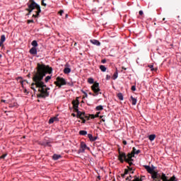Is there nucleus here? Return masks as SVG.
<instances>
[{
	"label": "nucleus",
	"mask_w": 181,
	"mask_h": 181,
	"mask_svg": "<svg viewBox=\"0 0 181 181\" xmlns=\"http://www.w3.org/2000/svg\"><path fill=\"white\" fill-rule=\"evenodd\" d=\"M36 69L37 71L33 75V81L34 83H32V86H36V88H39L40 94L37 95V98H46L49 95V90L50 88H46L47 86L43 82V78L46 77V74H52L53 68L43 63H37Z\"/></svg>",
	"instance_id": "nucleus-1"
},
{
	"label": "nucleus",
	"mask_w": 181,
	"mask_h": 181,
	"mask_svg": "<svg viewBox=\"0 0 181 181\" xmlns=\"http://www.w3.org/2000/svg\"><path fill=\"white\" fill-rule=\"evenodd\" d=\"M79 104H80V102L77 99L76 100L72 101L73 108L74 111L77 112V118H80V119H81L83 121L82 122L84 124L86 122V119H84V117H86V112H80L78 110Z\"/></svg>",
	"instance_id": "nucleus-2"
},
{
	"label": "nucleus",
	"mask_w": 181,
	"mask_h": 181,
	"mask_svg": "<svg viewBox=\"0 0 181 181\" xmlns=\"http://www.w3.org/2000/svg\"><path fill=\"white\" fill-rule=\"evenodd\" d=\"M144 169L148 172V173H150L151 175V179H156L159 176V171H158L156 169V167L152 165V167L149 165H144Z\"/></svg>",
	"instance_id": "nucleus-3"
},
{
	"label": "nucleus",
	"mask_w": 181,
	"mask_h": 181,
	"mask_svg": "<svg viewBox=\"0 0 181 181\" xmlns=\"http://www.w3.org/2000/svg\"><path fill=\"white\" fill-rule=\"evenodd\" d=\"M177 181V180H176V177L175 175H173V177H171L169 179V177L166 176V175L165 173H160L158 174V176L157 177V178L153 179V180L154 181Z\"/></svg>",
	"instance_id": "nucleus-4"
},
{
	"label": "nucleus",
	"mask_w": 181,
	"mask_h": 181,
	"mask_svg": "<svg viewBox=\"0 0 181 181\" xmlns=\"http://www.w3.org/2000/svg\"><path fill=\"white\" fill-rule=\"evenodd\" d=\"M28 8H25V11L28 12L25 14V16H29L33 12L34 9H36L37 3L35 2V0H29L28 3L27 4Z\"/></svg>",
	"instance_id": "nucleus-5"
},
{
	"label": "nucleus",
	"mask_w": 181,
	"mask_h": 181,
	"mask_svg": "<svg viewBox=\"0 0 181 181\" xmlns=\"http://www.w3.org/2000/svg\"><path fill=\"white\" fill-rule=\"evenodd\" d=\"M91 90L93 91L94 93H89L90 95H93V97H95V95H98L100 94V91H101V89H100V83L95 82L93 83V85L91 86Z\"/></svg>",
	"instance_id": "nucleus-6"
},
{
	"label": "nucleus",
	"mask_w": 181,
	"mask_h": 181,
	"mask_svg": "<svg viewBox=\"0 0 181 181\" xmlns=\"http://www.w3.org/2000/svg\"><path fill=\"white\" fill-rule=\"evenodd\" d=\"M55 86L59 88H62V86H67V81L64 79V78L58 76L57 77V81L54 82Z\"/></svg>",
	"instance_id": "nucleus-7"
},
{
	"label": "nucleus",
	"mask_w": 181,
	"mask_h": 181,
	"mask_svg": "<svg viewBox=\"0 0 181 181\" xmlns=\"http://www.w3.org/2000/svg\"><path fill=\"white\" fill-rule=\"evenodd\" d=\"M118 160L121 163H124V162H129V159H128V156L124 152H121L119 151Z\"/></svg>",
	"instance_id": "nucleus-8"
},
{
	"label": "nucleus",
	"mask_w": 181,
	"mask_h": 181,
	"mask_svg": "<svg viewBox=\"0 0 181 181\" xmlns=\"http://www.w3.org/2000/svg\"><path fill=\"white\" fill-rule=\"evenodd\" d=\"M139 153H141V150H136L135 147H133L132 152L129 153L127 156L131 159V158H134L135 155H139Z\"/></svg>",
	"instance_id": "nucleus-9"
},
{
	"label": "nucleus",
	"mask_w": 181,
	"mask_h": 181,
	"mask_svg": "<svg viewBox=\"0 0 181 181\" xmlns=\"http://www.w3.org/2000/svg\"><path fill=\"white\" fill-rule=\"evenodd\" d=\"M86 149H90V148L87 147L86 143L81 142V148L78 150V153H84Z\"/></svg>",
	"instance_id": "nucleus-10"
},
{
	"label": "nucleus",
	"mask_w": 181,
	"mask_h": 181,
	"mask_svg": "<svg viewBox=\"0 0 181 181\" xmlns=\"http://www.w3.org/2000/svg\"><path fill=\"white\" fill-rule=\"evenodd\" d=\"M35 9L37 10L35 11L36 14H33V18H39V15H40V12H42V9H40V6L37 4V6H35Z\"/></svg>",
	"instance_id": "nucleus-11"
},
{
	"label": "nucleus",
	"mask_w": 181,
	"mask_h": 181,
	"mask_svg": "<svg viewBox=\"0 0 181 181\" xmlns=\"http://www.w3.org/2000/svg\"><path fill=\"white\" fill-rule=\"evenodd\" d=\"M88 138L90 139V142H94L97 141V136H93V134H88Z\"/></svg>",
	"instance_id": "nucleus-12"
},
{
	"label": "nucleus",
	"mask_w": 181,
	"mask_h": 181,
	"mask_svg": "<svg viewBox=\"0 0 181 181\" xmlns=\"http://www.w3.org/2000/svg\"><path fill=\"white\" fill-rule=\"evenodd\" d=\"M30 54H37V49H36V47H33L30 49Z\"/></svg>",
	"instance_id": "nucleus-13"
},
{
	"label": "nucleus",
	"mask_w": 181,
	"mask_h": 181,
	"mask_svg": "<svg viewBox=\"0 0 181 181\" xmlns=\"http://www.w3.org/2000/svg\"><path fill=\"white\" fill-rule=\"evenodd\" d=\"M90 43H92L93 45H95V46H100L101 45L100 41L97 40H90Z\"/></svg>",
	"instance_id": "nucleus-14"
},
{
	"label": "nucleus",
	"mask_w": 181,
	"mask_h": 181,
	"mask_svg": "<svg viewBox=\"0 0 181 181\" xmlns=\"http://www.w3.org/2000/svg\"><path fill=\"white\" fill-rule=\"evenodd\" d=\"M62 158V155L59 154H54L52 156V159L53 160H58V159H60Z\"/></svg>",
	"instance_id": "nucleus-15"
},
{
	"label": "nucleus",
	"mask_w": 181,
	"mask_h": 181,
	"mask_svg": "<svg viewBox=\"0 0 181 181\" xmlns=\"http://www.w3.org/2000/svg\"><path fill=\"white\" fill-rule=\"evenodd\" d=\"M64 74H69L71 73V69H70L69 67H65L64 69Z\"/></svg>",
	"instance_id": "nucleus-16"
},
{
	"label": "nucleus",
	"mask_w": 181,
	"mask_h": 181,
	"mask_svg": "<svg viewBox=\"0 0 181 181\" xmlns=\"http://www.w3.org/2000/svg\"><path fill=\"white\" fill-rule=\"evenodd\" d=\"M54 121H59V119L57 117H52L49 120V124H53V122H54Z\"/></svg>",
	"instance_id": "nucleus-17"
},
{
	"label": "nucleus",
	"mask_w": 181,
	"mask_h": 181,
	"mask_svg": "<svg viewBox=\"0 0 181 181\" xmlns=\"http://www.w3.org/2000/svg\"><path fill=\"white\" fill-rule=\"evenodd\" d=\"M130 100L132 101V105H136V98H134L133 96H131Z\"/></svg>",
	"instance_id": "nucleus-18"
},
{
	"label": "nucleus",
	"mask_w": 181,
	"mask_h": 181,
	"mask_svg": "<svg viewBox=\"0 0 181 181\" xmlns=\"http://www.w3.org/2000/svg\"><path fill=\"white\" fill-rule=\"evenodd\" d=\"M99 69H100V70H101V71H103V73L105 72V71H107V67H105V66H104V65H100V66H99Z\"/></svg>",
	"instance_id": "nucleus-19"
},
{
	"label": "nucleus",
	"mask_w": 181,
	"mask_h": 181,
	"mask_svg": "<svg viewBox=\"0 0 181 181\" xmlns=\"http://www.w3.org/2000/svg\"><path fill=\"white\" fill-rule=\"evenodd\" d=\"M127 159H129V162H126L127 163H129V166H132V165H134V163H132L134 159H132V157H131V158H129V156H127Z\"/></svg>",
	"instance_id": "nucleus-20"
},
{
	"label": "nucleus",
	"mask_w": 181,
	"mask_h": 181,
	"mask_svg": "<svg viewBox=\"0 0 181 181\" xmlns=\"http://www.w3.org/2000/svg\"><path fill=\"white\" fill-rule=\"evenodd\" d=\"M155 138H156V135L151 134L148 136L149 141H155Z\"/></svg>",
	"instance_id": "nucleus-21"
},
{
	"label": "nucleus",
	"mask_w": 181,
	"mask_h": 181,
	"mask_svg": "<svg viewBox=\"0 0 181 181\" xmlns=\"http://www.w3.org/2000/svg\"><path fill=\"white\" fill-rule=\"evenodd\" d=\"M79 135H82L83 136H85V135H87V131L86 130L79 131Z\"/></svg>",
	"instance_id": "nucleus-22"
},
{
	"label": "nucleus",
	"mask_w": 181,
	"mask_h": 181,
	"mask_svg": "<svg viewBox=\"0 0 181 181\" xmlns=\"http://www.w3.org/2000/svg\"><path fill=\"white\" fill-rule=\"evenodd\" d=\"M148 67L151 69V71H156V70H158V68H153V65L152 64L148 65Z\"/></svg>",
	"instance_id": "nucleus-23"
},
{
	"label": "nucleus",
	"mask_w": 181,
	"mask_h": 181,
	"mask_svg": "<svg viewBox=\"0 0 181 181\" xmlns=\"http://www.w3.org/2000/svg\"><path fill=\"white\" fill-rule=\"evenodd\" d=\"M31 45H32V46H33V47H37V46H38L37 41L33 40L31 42Z\"/></svg>",
	"instance_id": "nucleus-24"
},
{
	"label": "nucleus",
	"mask_w": 181,
	"mask_h": 181,
	"mask_svg": "<svg viewBox=\"0 0 181 181\" xmlns=\"http://www.w3.org/2000/svg\"><path fill=\"white\" fill-rule=\"evenodd\" d=\"M6 40V37H5V35H1L0 42L4 43Z\"/></svg>",
	"instance_id": "nucleus-25"
},
{
	"label": "nucleus",
	"mask_w": 181,
	"mask_h": 181,
	"mask_svg": "<svg viewBox=\"0 0 181 181\" xmlns=\"http://www.w3.org/2000/svg\"><path fill=\"white\" fill-rule=\"evenodd\" d=\"M117 97L119 100H120V101H122L124 100V95L121 93L117 94Z\"/></svg>",
	"instance_id": "nucleus-26"
},
{
	"label": "nucleus",
	"mask_w": 181,
	"mask_h": 181,
	"mask_svg": "<svg viewBox=\"0 0 181 181\" xmlns=\"http://www.w3.org/2000/svg\"><path fill=\"white\" fill-rule=\"evenodd\" d=\"M96 111H103L104 110V107H103V105H98L95 108Z\"/></svg>",
	"instance_id": "nucleus-27"
},
{
	"label": "nucleus",
	"mask_w": 181,
	"mask_h": 181,
	"mask_svg": "<svg viewBox=\"0 0 181 181\" xmlns=\"http://www.w3.org/2000/svg\"><path fill=\"white\" fill-rule=\"evenodd\" d=\"M116 78H118V71H116L115 74H113V80H116Z\"/></svg>",
	"instance_id": "nucleus-28"
},
{
	"label": "nucleus",
	"mask_w": 181,
	"mask_h": 181,
	"mask_svg": "<svg viewBox=\"0 0 181 181\" xmlns=\"http://www.w3.org/2000/svg\"><path fill=\"white\" fill-rule=\"evenodd\" d=\"M52 79V76H47L45 78V83H49V80Z\"/></svg>",
	"instance_id": "nucleus-29"
},
{
	"label": "nucleus",
	"mask_w": 181,
	"mask_h": 181,
	"mask_svg": "<svg viewBox=\"0 0 181 181\" xmlns=\"http://www.w3.org/2000/svg\"><path fill=\"white\" fill-rule=\"evenodd\" d=\"M88 83H89V84H94V79L93 78H89L88 79Z\"/></svg>",
	"instance_id": "nucleus-30"
},
{
	"label": "nucleus",
	"mask_w": 181,
	"mask_h": 181,
	"mask_svg": "<svg viewBox=\"0 0 181 181\" xmlns=\"http://www.w3.org/2000/svg\"><path fill=\"white\" fill-rule=\"evenodd\" d=\"M45 2H46V0H42L41 1V5L42 6H47V4H46Z\"/></svg>",
	"instance_id": "nucleus-31"
},
{
	"label": "nucleus",
	"mask_w": 181,
	"mask_h": 181,
	"mask_svg": "<svg viewBox=\"0 0 181 181\" xmlns=\"http://www.w3.org/2000/svg\"><path fill=\"white\" fill-rule=\"evenodd\" d=\"M135 181H142V178L138 177L136 175L134 176Z\"/></svg>",
	"instance_id": "nucleus-32"
},
{
	"label": "nucleus",
	"mask_w": 181,
	"mask_h": 181,
	"mask_svg": "<svg viewBox=\"0 0 181 181\" xmlns=\"http://www.w3.org/2000/svg\"><path fill=\"white\" fill-rule=\"evenodd\" d=\"M8 156V153L3 154L1 156H0V159H5Z\"/></svg>",
	"instance_id": "nucleus-33"
},
{
	"label": "nucleus",
	"mask_w": 181,
	"mask_h": 181,
	"mask_svg": "<svg viewBox=\"0 0 181 181\" xmlns=\"http://www.w3.org/2000/svg\"><path fill=\"white\" fill-rule=\"evenodd\" d=\"M27 23L29 24V23H35V21L33 20H28L27 21Z\"/></svg>",
	"instance_id": "nucleus-34"
},
{
	"label": "nucleus",
	"mask_w": 181,
	"mask_h": 181,
	"mask_svg": "<svg viewBox=\"0 0 181 181\" xmlns=\"http://www.w3.org/2000/svg\"><path fill=\"white\" fill-rule=\"evenodd\" d=\"M89 118H91V119H94V118H95V115H89Z\"/></svg>",
	"instance_id": "nucleus-35"
},
{
	"label": "nucleus",
	"mask_w": 181,
	"mask_h": 181,
	"mask_svg": "<svg viewBox=\"0 0 181 181\" xmlns=\"http://www.w3.org/2000/svg\"><path fill=\"white\" fill-rule=\"evenodd\" d=\"M131 179H132V175H129V177H127L126 178V180L131 181Z\"/></svg>",
	"instance_id": "nucleus-36"
},
{
	"label": "nucleus",
	"mask_w": 181,
	"mask_h": 181,
	"mask_svg": "<svg viewBox=\"0 0 181 181\" xmlns=\"http://www.w3.org/2000/svg\"><path fill=\"white\" fill-rule=\"evenodd\" d=\"M136 87L135 86H132V91H136Z\"/></svg>",
	"instance_id": "nucleus-37"
},
{
	"label": "nucleus",
	"mask_w": 181,
	"mask_h": 181,
	"mask_svg": "<svg viewBox=\"0 0 181 181\" xmlns=\"http://www.w3.org/2000/svg\"><path fill=\"white\" fill-rule=\"evenodd\" d=\"M84 119H87V120L90 119V115L88 116V115H86Z\"/></svg>",
	"instance_id": "nucleus-38"
},
{
	"label": "nucleus",
	"mask_w": 181,
	"mask_h": 181,
	"mask_svg": "<svg viewBox=\"0 0 181 181\" xmlns=\"http://www.w3.org/2000/svg\"><path fill=\"white\" fill-rule=\"evenodd\" d=\"M101 63H103V64L107 63V59H102Z\"/></svg>",
	"instance_id": "nucleus-39"
},
{
	"label": "nucleus",
	"mask_w": 181,
	"mask_h": 181,
	"mask_svg": "<svg viewBox=\"0 0 181 181\" xmlns=\"http://www.w3.org/2000/svg\"><path fill=\"white\" fill-rule=\"evenodd\" d=\"M129 170L128 169H125L124 170V175H128V173H129Z\"/></svg>",
	"instance_id": "nucleus-40"
},
{
	"label": "nucleus",
	"mask_w": 181,
	"mask_h": 181,
	"mask_svg": "<svg viewBox=\"0 0 181 181\" xmlns=\"http://www.w3.org/2000/svg\"><path fill=\"white\" fill-rule=\"evenodd\" d=\"M95 118H98L100 117V112H97L96 115H95Z\"/></svg>",
	"instance_id": "nucleus-41"
},
{
	"label": "nucleus",
	"mask_w": 181,
	"mask_h": 181,
	"mask_svg": "<svg viewBox=\"0 0 181 181\" xmlns=\"http://www.w3.org/2000/svg\"><path fill=\"white\" fill-rule=\"evenodd\" d=\"M110 78H111V76L107 75L106 76V80H110Z\"/></svg>",
	"instance_id": "nucleus-42"
},
{
	"label": "nucleus",
	"mask_w": 181,
	"mask_h": 181,
	"mask_svg": "<svg viewBox=\"0 0 181 181\" xmlns=\"http://www.w3.org/2000/svg\"><path fill=\"white\" fill-rule=\"evenodd\" d=\"M1 103H6V104H8L9 102H8V100H1Z\"/></svg>",
	"instance_id": "nucleus-43"
},
{
	"label": "nucleus",
	"mask_w": 181,
	"mask_h": 181,
	"mask_svg": "<svg viewBox=\"0 0 181 181\" xmlns=\"http://www.w3.org/2000/svg\"><path fill=\"white\" fill-rule=\"evenodd\" d=\"M33 86H35V85L31 84V89L33 90V91H36V89L35 88H33Z\"/></svg>",
	"instance_id": "nucleus-44"
},
{
	"label": "nucleus",
	"mask_w": 181,
	"mask_h": 181,
	"mask_svg": "<svg viewBox=\"0 0 181 181\" xmlns=\"http://www.w3.org/2000/svg\"><path fill=\"white\" fill-rule=\"evenodd\" d=\"M139 13L140 16H142V15H144V11H139Z\"/></svg>",
	"instance_id": "nucleus-45"
},
{
	"label": "nucleus",
	"mask_w": 181,
	"mask_h": 181,
	"mask_svg": "<svg viewBox=\"0 0 181 181\" xmlns=\"http://www.w3.org/2000/svg\"><path fill=\"white\" fill-rule=\"evenodd\" d=\"M63 13H64V11L63 10H61L59 11V14L62 16V15H63Z\"/></svg>",
	"instance_id": "nucleus-46"
},
{
	"label": "nucleus",
	"mask_w": 181,
	"mask_h": 181,
	"mask_svg": "<svg viewBox=\"0 0 181 181\" xmlns=\"http://www.w3.org/2000/svg\"><path fill=\"white\" fill-rule=\"evenodd\" d=\"M0 47H4V42L0 41Z\"/></svg>",
	"instance_id": "nucleus-47"
},
{
	"label": "nucleus",
	"mask_w": 181,
	"mask_h": 181,
	"mask_svg": "<svg viewBox=\"0 0 181 181\" xmlns=\"http://www.w3.org/2000/svg\"><path fill=\"white\" fill-rule=\"evenodd\" d=\"M127 170H129V171H130L131 172V170H132V168H130L129 166H127Z\"/></svg>",
	"instance_id": "nucleus-48"
},
{
	"label": "nucleus",
	"mask_w": 181,
	"mask_h": 181,
	"mask_svg": "<svg viewBox=\"0 0 181 181\" xmlns=\"http://www.w3.org/2000/svg\"><path fill=\"white\" fill-rule=\"evenodd\" d=\"M122 143H123V144H124V145H127V141H125V140H123V141H122Z\"/></svg>",
	"instance_id": "nucleus-49"
},
{
	"label": "nucleus",
	"mask_w": 181,
	"mask_h": 181,
	"mask_svg": "<svg viewBox=\"0 0 181 181\" xmlns=\"http://www.w3.org/2000/svg\"><path fill=\"white\" fill-rule=\"evenodd\" d=\"M83 94H85L86 98L88 97V95H87V93H86V92H83Z\"/></svg>",
	"instance_id": "nucleus-50"
},
{
	"label": "nucleus",
	"mask_w": 181,
	"mask_h": 181,
	"mask_svg": "<svg viewBox=\"0 0 181 181\" xmlns=\"http://www.w3.org/2000/svg\"><path fill=\"white\" fill-rule=\"evenodd\" d=\"M125 175H126V174H124H124H122V175H121L122 177H123V178L125 177Z\"/></svg>",
	"instance_id": "nucleus-51"
},
{
	"label": "nucleus",
	"mask_w": 181,
	"mask_h": 181,
	"mask_svg": "<svg viewBox=\"0 0 181 181\" xmlns=\"http://www.w3.org/2000/svg\"><path fill=\"white\" fill-rule=\"evenodd\" d=\"M122 70H127V68H125L124 66H122Z\"/></svg>",
	"instance_id": "nucleus-52"
},
{
	"label": "nucleus",
	"mask_w": 181,
	"mask_h": 181,
	"mask_svg": "<svg viewBox=\"0 0 181 181\" xmlns=\"http://www.w3.org/2000/svg\"><path fill=\"white\" fill-rule=\"evenodd\" d=\"M71 115H72V117H76V114H74V113H72Z\"/></svg>",
	"instance_id": "nucleus-53"
},
{
	"label": "nucleus",
	"mask_w": 181,
	"mask_h": 181,
	"mask_svg": "<svg viewBox=\"0 0 181 181\" xmlns=\"http://www.w3.org/2000/svg\"><path fill=\"white\" fill-rule=\"evenodd\" d=\"M21 84H22V86H23V81H21Z\"/></svg>",
	"instance_id": "nucleus-54"
},
{
	"label": "nucleus",
	"mask_w": 181,
	"mask_h": 181,
	"mask_svg": "<svg viewBox=\"0 0 181 181\" xmlns=\"http://www.w3.org/2000/svg\"><path fill=\"white\" fill-rule=\"evenodd\" d=\"M98 179H99V180H101V177L98 176Z\"/></svg>",
	"instance_id": "nucleus-55"
},
{
	"label": "nucleus",
	"mask_w": 181,
	"mask_h": 181,
	"mask_svg": "<svg viewBox=\"0 0 181 181\" xmlns=\"http://www.w3.org/2000/svg\"><path fill=\"white\" fill-rule=\"evenodd\" d=\"M24 93H28V90L26 89H25Z\"/></svg>",
	"instance_id": "nucleus-56"
},
{
	"label": "nucleus",
	"mask_w": 181,
	"mask_h": 181,
	"mask_svg": "<svg viewBox=\"0 0 181 181\" xmlns=\"http://www.w3.org/2000/svg\"><path fill=\"white\" fill-rule=\"evenodd\" d=\"M103 117H104V116H100V119H103Z\"/></svg>",
	"instance_id": "nucleus-57"
},
{
	"label": "nucleus",
	"mask_w": 181,
	"mask_h": 181,
	"mask_svg": "<svg viewBox=\"0 0 181 181\" xmlns=\"http://www.w3.org/2000/svg\"><path fill=\"white\" fill-rule=\"evenodd\" d=\"M102 121H103V122H105V119H102Z\"/></svg>",
	"instance_id": "nucleus-58"
},
{
	"label": "nucleus",
	"mask_w": 181,
	"mask_h": 181,
	"mask_svg": "<svg viewBox=\"0 0 181 181\" xmlns=\"http://www.w3.org/2000/svg\"><path fill=\"white\" fill-rule=\"evenodd\" d=\"M143 177H145V176H141V177L140 179H141V180H142V179H144Z\"/></svg>",
	"instance_id": "nucleus-59"
},
{
	"label": "nucleus",
	"mask_w": 181,
	"mask_h": 181,
	"mask_svg": "<svg viewBox=\"0 0 181 181\" xmlns=\"http://www.w3.org/2000/svg\"><path fill=\"white\" fill-rule=\"evenodd\" d=\"M0 59H2V54H0Z\"/></svg>",
	"instance_id": "nucleus-60"
},
{
	"label": "nucleus",
	"mask_w": 181,
	"mask_h": 181,
	"mask_svg": "<svg viewBox=\"0 0 181 181\" xmlns=\"http://www.w3.org/2000/svg\"><path fill=\"white\" fill-rule=\"evenodd\" d=\"M16 105H17V103H14V107H16Z\"/></svg>",
	"instance_id": "nucleus-61"
},
{
	"label": "nucleus",
	"mask_w": 181,
	"mask_h": 181,
	"mask_svg": "<svg viewBox=\"0 0 181 181\" xmlns=\"http://www.w3.org/2000/svg\"><path fill=\"white\" fill-rule=\"evenodd\" d=\"M165 19H166V18H163V21H165Z\"/></svg>",
	"instance_id": "nucleus-62"
},
{
	"label": "nucleus",
	"mask_w": 181,
	"mask_h": 181,
	"mask_svg": "<svg viewBox=\"0 0 181 181\" xmlns=\"http://www.w3.org/2000/svg\"><path fill=\"white\" fill-rule=\"evenodd\" d=\"M68 16H69L66 14V18H67Z\"/></svg>",
	"instance_id": "nucleus-63"
},
{
	"label": "nucleus",
	"mask_w": 181,
	"mask_h": 181,
	"mask_svg": "<svg viewBox=\"0 0 181 181\" xmlns=\"http://www.w3.org/2000/svg\"><path fill=\"white\" fill-rule=\"evenodd\" d=\"M65 66H66V67H67L69 65H68V64H66Z\"/></svg>",
	"instance_id": "nucleus-64"
}]
</instances>
